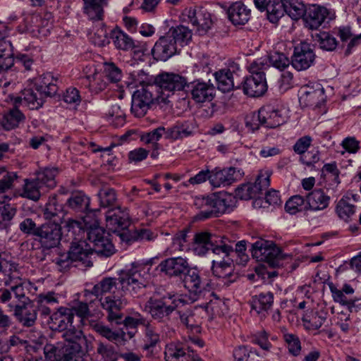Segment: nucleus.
I'll use <instances>...</instances> for the list:
<instances>
[{
    "label": "nucleus",
    "mask_w": 361,
    "mask_h": 361,
    "mask_svg": "<svg viewBox=\"0 0 361 361\" xmlns=\"http://www.w3.org/2000/svg\"><path fill=\"white\" fill-rule=\"evenodd\" d=\"M160 341V335L156 329L147 324L145 331L144 344L142 345V350L146 352L147 355H152L154 348Z\"/></svg>",
    "instance_id": "obj_40"
},
{
    "label": "nucleus",
    "mask_w": 361,
    "mask_h": 361,
    "mask_svg": "<svg viewBox=\"0 0 361 361\" xmlns=\"http://www.w3.org/2000/svg\"><path fill=\"white\" fill-rule=\"evenodd\" d=\"M63 101L74 106L79 105L81 102L79 90L73 87L68 88L63 94Z\"/></svg>",
    "instance_id": "obj_64"
},
{
    "label": "nucleus",
    "mask_w": 361,
    "mask_h": 361,
    "mask_svg": "<svg viewBox=\"0 0 361 361\" xmlns=\"http://www.w3.org/2000/svg\"><path fill=\"white\" fill-rule=\"evenodd\" d=\"M263 59L262 58H261ZM267 62L269 61L270 64L274 67L283 71L290 65V60L283 53L273 52L269 56L268 59H265Z\"/></svg>",
    "instance_id": "obj_58"
},
{
    "label": "nucleus",
    "mask_w": 361,
    "mask_h": 361,
    "mask_svg": "<svg viewBox=\"0 0 361 361\" xmlns=\"http://www.w3.org/2000/svg\"><path fill=\"white\" fill-rule=\"evenodd\" d=\"M58 172V169L56 167L40 168L35 171V178H34L47 191L56 186L55 178Z\"/></svg>",
    "instance_id": "obj_35"
},
{
    "label": "nucleus",
    "mask_w": 361,
    "mask_h": 361,
    "mask_svg": "<svg viewBox=\"0 0 361 361\" xmlns=\"http://www.w3.org/2000/svg\"><path fill=\"white\" fill-rule=\"evenodd\" d=\"M306 198L297 195L291 197L286 203L285 209L287 212L295 214L298 212L307 211L306 208Z\"/></svg>",
    "instance_id": "obj_52"
},
{
    "label": "nucleus",
    "mask_w": 361,
    "mask_h": 361,
    "mask_svg": "<svg viewBox=\"0 0 361 361\" xmlns=\"http://www.w3.org/2000/svg\"><path fill=\"white\" fill-rule=\"evenodd\" d=\"M92 253L91 245L85 240H78L76 238L71 243L70 249L67 253L61 254L56 258V264L65 270L71 267H90L92 262L90 260V255Z\"/></svg>",
    "instance_id": "obj_5"
},
{
    "label": "nucleus",
    "mask_w": 361,
    "mask_h": 361,
    "mask_svg": "<svg viewBox=\"0 0 361 361\" xmlns=\"http://www.w3.org/2000/svg\"><path fill=\"white\" fill-rule=\"evenodd\" d=\"M26 301L16 305L13 310V316L23 326L31 327L35 324L37 313L35 308L26 305Z\"/></svg>",
    "instance_id": "obj_33"
},
{
    "label": "nucleus",
    "mask_w": 361,
    "mask_h": 361,
    "mask_svg": "<svg viewBox=\"0 0 361 361\" xmlns=\"http://www.w3.org/2000/svg\"><path fill=\"white\" fill-rule=\"evenodd\" d=\"M214 76L218 89L223 92H228L233 89H238L242 85L240 80L237 81V79L239 78L238 75L228 68L216 71L214 73Z\"/></svg>",
    "instance_id": "obj_28"
},
{
    "label": "nucleus",
    "mask_w": 361,
    "mask_h": 361,
    "mask_svg": "<svg viewBox=\"0 0 361 361\" xmlns=\"http://www.w3.org/2000/svg\"><path fill=\"white\" fill-rule=\"evenodd\" d=\"M29 300L25 295L23 283L13 285L9 288H0V302L6 304L11 309H15L20 302Z\"/></svg>",
    "instance_id": "obj_22"
},
{
    "label": "nucleus",
    "mask_w": 361,
    "mask_h": 361,
    "mask_svg": "<svg viewBox=\"0 0 361 361\" xmlns=\"http://www.w3.org/2000/svg\"><path fill=\"white\" fill-rule=\"evenodd\" d=\"M235 203V197L227 192L213 193L208 196L195 197L194 206L199 212L197 220L203 221L230 212Z\"/></svg>",
    "instance_id": "obj_3"
},
{
    "label": "nucleus",
    "mask_w": 361,
    "mask_h": 361,
    "mask_svg": "<svg viewBox=\"0 0 361 361\" xmlns=\"http://www.w3.org/2000/svg\"><path fill=\"white\" fill-rule=\"evenodd\" d=\"M46 192V190L35 178H27L25 179L20 196L33 201H37L39 200L42 194Z\"/></svg>",
    "instance_id": "obj_39"
},
{
    "label": "nucleus",
    "mask_w": 361,
    "mask_h": 361,
    "mask_svg": "<svg viewBox=\"0 0 361 361\" xmlns=\"http://www.w3.org/2000/svg\"><path fill=\"white\" fill-rule=\"evenodd\" d=\"M62 237L61 226L55 222L44 223L39 226L35 240L43 250H51L60 245Z\"/></svg>",
    "instance_id": "obj_12"
},
{
    "label": "nucleus",
    "mask_w": 361,
    "mask_h": 361,
    "mask_svg": "<svg viewBox=\"0 0 361 361\" xmlns=\"http://www.w3.org/2000/svg\"><path fill=\"white\" fill-rule=\"evenodd\" d=\"M264 126L268 128H275L286 123V116L281 111H267L264 109L263 116Z\"/></svg>",
    "instance_id": "obj_48"
},
{
    "label": "nucleus",
    "mask_w": 361,
    "mask_h": 361,
    "mask_svg": "<svg viewBox=\"0 0 361 361\" xmlns=\"http://www.w3.org/2000/svg\"><path fill=\"white\" fill-rule=\"evenodd\" d=\"M20 231L27 235L37 236L39 226L31 218H25L19 224Z\"/></svg>",
    "instance_id": "obj_62"
},
{
    "label": "nucleus",
    "mask_w": 361,
    "mask_h": 361,
    "mask_svg": "<svg viewBox=\"0 0 361 361\" xmlns=\"http://www.w3.org/2000/svg\"><path fill=\"white\" fill-rule=\"evenodd\" d=\"M227 15L233 25H244L250 18L251 11L242 1H235L228 8Z\"/></svg>",
    "instance_id": "obj_30"
},
{
    "label": "nucleus",
    "mask_w": 361,
    "mask_h": 361,
    "mask_svg": "<svg viewBox=\"0 0 361 361\" xmlns=\"http://www.w3.org/2000/svg\"><path fill=\"white\" fill-rule=\"evenodd\" d=\"M97 353L102 356L104 361H116L118 357L114 347L108 343L99 342L97 348Z\"/></svg>",
    "instance_id": "obj_59"
},
{
    "label": "nucleus",
    "mask_w": 361,
    "mask_h": 361,
    "mask_svg": "<svg viewBox=\"0 0 361 361\" xmlns=\"http://www.w3.org/2000/svg\"><path fill=\"white\" fill-rule=\"evenodd\" d=\"M316 55L313 46L307 42H300L294 47L290 63L297 71H305L314 62Z\"/></svg>",
    "instance_id": "obj_14"
},
{
    "label": "nucleus",
    "mask_w": 361,
    "mask_h": 361,
    "mask_svg": "<svg viewBox=\"0 0 361 361\" xmlns=\"http://www.w3.org/2000/svg\"><path fill=\"white\" fill-rule=\"evenodd\" d=\"M264 114V109H261L258 112H252L245 117L246 127L251 130L255 131L259 128L260 126H264L263 116Z\"/></svg>",
    "instance_id": "obj_57"
},
{
    "label": "nucleus",
    "mask_w": 361,
    "mask_h": 361,
    "mask_svg": "<svg viewBox=\"0 0 361 361\" xmlns=\"http://www.w3.org/2000/svg\"><path fill=\"white\" fill-rule=\"evenodd\" d=\"M186 92L190 91L192 98L197 103L210 102L214 97V87L209 82L200 80H195L191 82H188Z\"/></svg>",
    "instance_id": "obj_19"
},
{
    "label": "nucleus",
    "mask_w": 361,
    "mask_h": 361,
    "mask_svg": "<svg viewBox=\"0 0 361 361\" xmlns=\"http://www.w3.org/2000/svg\"><path fill=\"white\" fill-rule=\"evenodd\" d=\"M110 37L111 38L115 47L122 51L134 50L136 53H144L147 50L145 43H135V42L128 35L121 29L116 27L111 31Z\"/></svg>",
    "instance_id": "obj_17"
},
{
    "label": "nucleus",
    "mask_w": 361,
    "mask_h": 361,
    "mask_svg": "<svg viewBox=\"0 0 361 361\" xmlns=\"http://www.w3.org/2000/svg\"><path fill=\"white\" fill-rule=\"evenodd\" d=\"M242 176L240 170L234 167L210 171L209 183L214 188L230 185Z\"/></svg>",
    "instance_id": "obj_20"
},
{
    "label": "nucleus",
    "mask_w": 361,
    "mask_h": 361,
    "mask_svg": "<svg viewBox=\"0 0 361 361\" xmlns=\"http://www.w3.org/2000/svg\"><path fill=\"white\" fill-rule=\"evenodd\" d=\"M157 97V88L154 85H147L137 89L132 97L131 112L136 117L144 116Z\"/></svg>",
    "instance_id": "obj_10"
},
{
    "label": "nucleus",
    "mask_w": 361,
    "mask_h": 361,
    "mask_svg": "<svg viewBox=\"0 0 361 361\" xmlns=\"http://www.w3.org/2000/svg\"><path fill=\"white\" fill-rule=\"evenodd\" d=\"M111 235L104 228L98 226L97 222L89 226L87 237L91 245L92 251L99 255L109 257L115 252L110 238Z\"/></svg>",
    "instance_id": "obj_8"
},
{
    "label": "nucleus",
    "mask_w": 361,
    "mask_h": 361,
    "mask_svg": "<svg viewBox=\"0 0 361 361\" xmlns=\"http://www.w3.org/2000/svg\"><path fill=\"white\" fill-rule=\"evenodd\" d=\"M286 13L291 19L298 20L302 18L306 6L299 0H282Z\"/></svg>",
    "instance_id": "obj_43"
},
{
    "label": "nucleus",
    "mask_w": 361,
    "mask_h": 361,
    "mask_svg": "<svg viewBox=\"0 0 361 361\" xmlns=\"http://www.w3.org/2000/svg\"><path fill=\"white\" fill-rule=\"evenodd\" d=\"M271 174L269 170L259 171L255 183H247L239 186L235 190L236 195L241 200H245L259 198L255 202V204H258L260 196L270 185Z\"/></svg>",
    "instance_id": "obj_9"
},
{
    "label": "nucleus",
    "mask_w": 361,
    "mask_h": 361,
    "mask_svg": "<svg viewBox=\"0 0 361 361\" xmlns=\"http://www.w3.org/2000/svg\"><path fill=\"white\" fill-rule=\"evenodd\" d=\"M186 301L177 294L168 293L160 298L151 297L145 302V310L152 319L159 322L169 320L171 314L185 304Z\"/></svg>",
    "instance_id": "obj_4"
},
{
    "label": "nucleus",
    "mask_w": 361,
    "mask_h": 361,
    "mask_svg": "<svg viewBox=\"0 0 361 361\" xmlns=\"http://www.w3.org/2000/svg\"><path fill=\"white\" fill-rule=\"evenodd\" d=\"M326 319V313L312 312L306 314L302 317V322L305 327L309 330L319 329Z\"/></svg>",
    "instance_id": "obj_49"
},
{
    "label": "nucleus",
    "mask_w": 361,
    "mask_h": 361,
    "mask_svg": "<svg viewBox=\"0 0 361 361\" xmlns=\"http://www.w3.org/2000/svg\"><path fill=\"white\" fill-rule=\"evenodd\" d=\"M94 329L96 332L102 336L106 338L110 341H118L120 339L123 340L125 336L124 332L113 331L109 327L104 326L101 323H97L94 325Z\"/></svg>",
    "instance_id": "obj_55"
},
{
    "label": "nucleus",
    "mask_w": 361,
    "mask_h": 361,
    "mask_svg": "<svg viewBox=\"0 0 361 361\" xmlns=\"http://www.w3.org/2000/svg\"><path fill=\"white\" fill-rule=\"evenodd\" d=\"M189 267L185 258L171 257L163 260L158 266V269L169 277H178L184 274Z\"/></svg>",
    "instance_id": "obj_26"
},
{
    "label": "nucleus",
    "mask_w": 361,
    "mask_h": 361,
    "mask_svg": "<svg viewBox=\"0 0 361 361\" xmlns=\"http://www.w3.org/2000/svg\"><path fill=\"white\" fill-rule=\"evenodd\" d=\"M148 278L149 274L144 267L132 263L131 267L123 271L118 278H104L91 290H85L84 295L87 298L92 295L99 300L106 293L114 295L129 291L133 295H137L147 286Z\"/></svg>",
    "instance_id": "obj_1"
},
{
    "label": "nucleus",
    "mask_w": 361,
    "mask_h": 361,
    "mask_svg": "<svg viewBox=\"0 0 361 361\" xmlns=\"http://www.w3.org/2000/svg\"><path fill=\"white\" fill-rule=\"evenodd\" d=\"M107 116L110 122L116 121V125H122L125 121V112L118 104L112 105L108 111Z\"/></svg>",
    "instance_id": "obj_63"
},
{
    "label": "nucleus",
    "mask_w": 361,
    "mask_h": 361,
    "mask_svg": "<svg viewBox=\"0 0 361 361\" xmlns=\"http://www.w3.org/2000/svg\"><path fill=\"white\" fill-rule=\"evenodd\" d=\"M85 355V351L78 345L63 344L56 355V361H82Z\"/></svg>",
    "instance_id": "obj_34"
},
{
    "label": "nucleus",
    "mask_w": 361,
    "mask_h": 361,
    "mask_svg": "<svg viewBox=\"0 0 361 361\" xmlns=\"http://www.w3.org/2000/svg\"><path fill=\"white\" fill-rule=\"evenodd\" d=\"M61 212L62 205L58 203L56 196L49 197L43 212L44 219H52Z\"/></svg>",
    "instance_id": "obj_54"
},
{
    "label": "nucleus",
    "mask_w": 361,
    "mask_h": 361,
    "mask_svg": "<svg viewBox=\"0 0 361 361\" xmlns=\"http://www.w3.org/2000/svg\"><path fill=\"white\" fill-rule=\"evenodd\" d=\"M99 204L104 208H114L118 206L116 190L109 187L102 188L97 192Z\"/></svg>",
    "instance_id": "obj_44"
},
{
    "label": "nucleus",
    "mask_w": 361,
    "mask_h": 361,
    "mask_svg": "<svg viewBox=\"0 0 361 361\" xmlns=\"http://www.w3.org/2000/svg\"><path fill=\"white\" fill-rule=\"evenodd\" d=\"M306 208L308 210L317 212L326 209L330 203L331 197L322 189H314L306 196Z\"/></svg>",
    "instance_id": "obj_31"
},
{
    "label": "nucleus",
    "mask_w": 361,
    "mask_h": 361,
    "mask_svg": "<svg viewBox=\"0 0 361 361\" xmlns=\"http://www.w3.org/2000/svg\"><path fill=\"white\" fill-rule=\"evenodd\" d=\"M329 15V11L324 6L312 4L306 6L302 20L306 27L310 30H317L325 21Z\"/></svg>",
    "instance_id": "obj_21"
},
{
    "label": "nucleus",
    "mask_w": 361,
    "mask_h": 361,
    "mask_svg": "<svg viewBox=\"0 0 361 361\" xmlns=\"http://www.w3.org/2000/svg\"><path fill=\"white\" fill-rule=\"evenodd\" d=\"M268 66L266 59H259L252 61L249 67L250 76L247 77L243 81V92L253 97L263 95L267 90V85L264 70Z\"/></svg>",
    "instance_id": "obj_6"
},
{
    "label": "nucleus",
    "mask_w": 361,
    "mask_h": 361,
    "mask_svg": "<svg viewBox=\"0 0 361 361\" xmlns=\"http://www.w3.org/2000/svg\"><path fill=\"white\" fill-rule=\"evenodd\" d=\"M254 4L261 12L266 11L267 18L271 23H277L284 16L282 0H254Z\"/></svg>",
    "instance_id": "obj_24"
},
{
    "label": "nucleus",
    "mask_w": 361,
    "mask_h": 361,
    "mask_svg": "<svg viewBox=\"0 0 361 361\" xmlns=\"http://www.w3.org/2000/svg\"><path fill=\"white\" fill-rule=\"evenodd\" d=\"M183 15L196 28L200 35H205L211 28L212 20L211 14L203 7L195 6L186 8Z\"/></svg>",
    "instance_id": "obj_16"
},
{
    "label": "nucleus",
    "mask_w": 361,
    "mask_h": 361,
    "mask_svg": "<svg viewBox=\"0 0 361 361\" xmlns=\"http://www.w3.org/2000/svg\"><path fill=\"white\" fill-rule=\"evenodd\" d=\"M84 11L92 20H101L104 16V6L107 5V0H83Z\"/></svg>",
    "instance_id": "obj_38"
},
{
    "label": "nucleus",
    "mask_w": 361,
    "mask_h": 361,
    "mask_svg": "<svg viewBox=\"0 0 361 361\" xmlns=\"http://www.w3.org/2000/svg\"><path fill=\"white\" fill-rule=\"evenodd\" d=\"M165 133V128L159 127L152 131L141 135L140 140L146 145L152 144V147L159 148L157 142L161 139Z\"/></svg>",
    "instance_id": "obj_53"
},
{
    "label": "nucleus",
    "mask_w": 361,
    "mask_h": 361,
    "mask_svg": "<svg viewBox=\"0 0 361 361\" xmlns=\"http://www.w3.org/2000/svg\"><path fill=\"white\" fill-rule=\"evenodd\" d=\"M61 337L65 341V345H78L82 348L87 343L82 330L76 329L72 324L61 332Z\"/></svg>",
    "instance_id": "obj_41"
},
{
    "label": "nucleus",
    "mask_w": 361,
    "mask_h": 361,
    "mask_svg": "<svg viewBox=\"0 0 361 361\" xmlns=\"http://www.w3.org/2000/svg\"><path fill=\"white\" fill-rule=\"evenodd\" d=\"M314 40L318 44L320 49L327 51H334L338 44L336 38L328 32H320L316 34Z\"/></svg>",
    "instance_id": "obj_47"
},
{
    "label": "nucleus",
    "mask_w": 361,
    "mask_h": 361,
    "mask_svg": "<svg viewBox=\"0 0 361 361\" xmlns=\"http://www.w3.org/2000/svg\"><path fill=\"white\" fill-rule=\"evenodd\" d=\"M45 97L37 87L27 88L23 90L20 96L15 97L12 100L16 106L23 104L30 109H38L42 106Z\"/></svg>",
    "instance_id": "obj_23"
},
{
    "label": "nucleus",
    "mask_w": 361,
    "mask_h": 361,
    "mask_svg": "<svg viewBox=\"0 0 361 361\" xmlns=\"http://www.w3.org/2000/svg\"><path fill=\"white\" fill-rule=\"evenodd\" d=\"M183 283L184 287L193 294V301L204 296L205 286L207 283L202 277L200 271L196 267H188L183 274Z\"/></svg>",
    "instance_id": "obj_15"
},
{
    "label": "nucleus",
    "mask_w": 361,
    "mask_h": 361,
    "mask_svg": "<svg viewBox=\"0 0 361 361\" xmlns=\"http://www.w3.org/2000/svg\"><path fill=\"white\" fill-rule=\"evenodd\" d=\"M283 339L287 344L288 352L293 356H298L301 351V343L298 336L293 334H284Z\"/></svg>",
    "instance_id": "obj_60"
},
{
    "label": "nucleus",
    "mask_w": 361,
    "mask_h": 361,
    "mask_svg": "<svg viewBox=\"0 0 361 361\" xmlns=\"http://www.w3.org/2000/svg\"><path fill=\"white\" fill-rule=\"evenodd\" d=\"M251 252L253 258L267 262L271 267H283L284 261L290 259L289 255L282 254L273 242L262 238L251 244Z\"/></svg>",
    "instance_id": "obj_7"
},
{
    "label": "nucleus",
    "mask_w": 361,
    "mask_h": 361,
    "mask_svg": "<svg viewBox=\"0 0 361 361\" xmlns=\"http://www.w3.org/2000/svg\"><path fill=\"white\" fill-rule=\"evenodd\" d=\"M58 78H54L51 73L44 74L40 83L36 87L41 91L46 97H52L55 95L58 91L57 85Z\"/></svg>",
    "instance_id": "obj_45"
},
{
    "label": "nucleus",
    "mask_w": 361,
    "mask_h": 361,
    "mask_svg": "<svg viewBox=\"0 0 361 361\" xmlns=\"http://www.w3.org/2000/svg\"><path fill=\"white\" fill-rule=\"evenodd\" d=\"M99 302L102 307L107 312L109 322L115 324H121L123 322V314L121 311L128 304V300L123 297V293L101 297Z\"/></svg>",
    "instance_id": "obj_13"
},
{
    "label": "nucleus",
    "mask_w": 361,
    "mask_h": 361,
    "mask_svg": "<svg viewBox=\"0 0 361 361\" xmlns=\"http://www.w3.org/2000/svg\"><path fill=\"white\" fill-rule=\"evenodd\" d=\"M274 302V295L271 292L262 293L252 297L250 305L257 314L267 312Z\"/></svg>",
    "instance_id": "obj_37"
},
{
    "label": "nucleus",
    "mask_w": 361,
    "mask_h": 361,
    "mask_svg": "<svg viewBox=\"0 0 361 361\" xmlns=\"http://www.w3.org/2000/svg\"><path fill=\"white\" fill-rule=\"evenodd\" d=\"M49 319L50 328L61 333L73 324V310L68 307H61L50 315Z\"/></svg>",
    "instance_id": "obj_29"
},
{
    "label": "nucleus",
    "mask_w": 361,
    "mask_h": 361,
    "mask_svg": "<svg viewBox=\"0 0 361 361\" xmlns=\"http://www.w3.org/2000/svg\"><path fill=\"white\" fill-rule=\"evenodd\" d=\"M4 130H10L18 126L20 123L25 120L23 114L14 107L9 110V111L4 115H1Z\"/></svg>",
    "instance_id": "obj_46"
},
{
    "label": "nucleus",
    "mask_w": 361,
    "mask_h": 361,
    "mask_svg": "<svg viewBox=\"0 0 361 361\" xmlns=\"http://www.w3.org/2000/svg\"><path fill=\"white\" fill-rule=\"evenodd\" d=\"M172 39L170 35H166L155 43L152 54L156 60L166 61L178 52L179 49Z\"/></svg>",
    "instance_id": "obj_25"
},
{
    "label": "nucleus",
    "mask_w": 361,
    "mask_h": 361,
    "mask_svg": "<svg viewBox=\"0 0 361 361\" xmlns=\"http://www.w3.org/2000/svg\"><path fill=\"white\" fill-rule=\"evenodd\" d=\"M66 204L70 209L76 213L84 214L92 212L90 208V199L81 190L72 192Z\"/></svg>",
    "instance_id": "obj_32"
},
{
    "label": "nucleus",
    "mask_w": 361,
    "mask_h": 361,
    "mask_svg": "<svg viewBox=\"0 0 361 361\" xmlns=\"http://www.w3.org/2000/svg\"><path fill=\"white\" fill-rule=\"evenodd\" d=\"M12 44L9 41L0 40V63L5 68H11L14 63Z\"/></svg>",
    "instance_id": "obj_51"
},
{
    "label": "nucleus",
    "mask_w": 361,
    "mask_h": 361,
    "mask_svg": "<svg viewBox=\"0 0 361 361\" xmlns=\"http://www.w3.org/2000/svg\"><path fill=\"white\" fill-rule=\"evenodd\" d=\"M299 101L302 105L313 109L319 108L325 102L324 89L319 85H317V88L309 87L303 88L301 90Z\"/></svg>",
    "instance_id": "obj_27"
},
{
    "label": "nucleus",
    "mask_w": 361,
    "mask_h": 361,
    "mask_svg": "<svg viewBox=\"0 0 361 361\" xmlns=\"http://www.w3.org/2000/svg\"><path fill=\"white\" fill-rule=\"evenodd\" d=\"M356 207L349 195L343 196L337 202L335 212L338 218L345 222L350 221L355 213Z\"/></svg>",
    "instance_id": "obj_36"
},
{
    "label": "nucleus",
    "mask_w": 361,
    "mask_h": 361,
    "mask_svg": "<svg viewBox=\"0 0 361 361\" xmlns=\"http://www.w3.org/2000/svg\"><path fill=\"white\" fill-rule=\"evenodd\" d=\"M104 74L106 79L111 82H118L122 78L121 70L112 62L104 63Z\"/></svg>",
    "instance_id": "obj_56"
},
{
    "label": "nucleus",
    "mask_w": 361,
    "mask_h": 361,
    "mask_svg": "<svg viewBox=\"0 0 361 361\" xmlns=\"http://www.w3.org/2000/svg\"><path fill=\"white\" fill-rule=\"evenodd\" d=\"M192 250L197 255H204L209 250L215 255H224L222 260H212V272L218 278L229 277L233 270V259L231 253L233 252L232 245L227 244L221 238L207 231H200L194 235Z\"/></svg>",
    "instance_id": "obj_2"
},
{
    "label": "nucleus",
    "mask_w": 361,
    "mask_h": 361,
    "mask_svg": "<svg viewBox=\"0 0 361 361\" xmlns=\"http://www.w3.org/2000/svg\"><path fill=\"white\" fill-rule=\"evenodd\" d=\"M106 226L112 232L124 230L130 225V216L126 208L116 206L108 210L106 214Z\"/></svg>",
    "instance_id": "obj_18"
},
{
    "label": "nucleus",
    "mask_w": 361,
    "mask_h": 361,
    "mask_svg": "<svg viewBox=\"0 0 361 361\" xmlns=\"http://www.w3.org/2000/svg\"><path fill=\"white\" fill-rule=\"evenodd\" d=\"M132 78L135 86L138 87L139 85L142 87L147 85H155L154 82V78L145 73L143 71H134L132 74Z\"/></svg>",
    "instance_id": "obj_61"
},
{
    "label": "nucleus",
    "mask_w": 361,
    "mask_h": 361,
    "mask_svg": "<svg viewBox=\"0 0 361 361\" xmlns=\"http://www.w3.org/2000/svg\"><path fill=\"white\" fill-rule=\"evenodd\" d=\"M173 38L176 45L183 47L187 45L192 39V32L187 27L179 25L176 27H171L166 34Z\"/></svg>",
    "instance_id": "obj_42"
},
{
    "label": "nucleus",
    "mask_w": 361,
    "mask_h": 361,
    "mask_svg": "<svg viewBox=\"0 0 361 361\" xmlns=\"http://www.w3.org/2000/svg\"><path fill=\"white\" fill-rule=\"evenodd\" d=\"M185 354L186 348L181 343L171 342L165 347L164 357L166 361L178 360Z\"/></svg>",
    "instance_id": "obj_50"
},
{
    "label": "nucleus",
    "mask_w": 361,
    "mask_h": 361,
    "mask_svg": "<svg viewBox=\"0 0 361 361\" xmlns=\"http://www.w3.org/2000/svg\"><path fill=\"white\" fill-rule=\"evenodd\" d=\"M156 88L159 87L162 94L169 96L176 92L185 91L188 85L187 78L181 75L162 72L156 75L154 78Z\"/></svg>",
    "instance_id": "obj_11"
}]
</instances>
